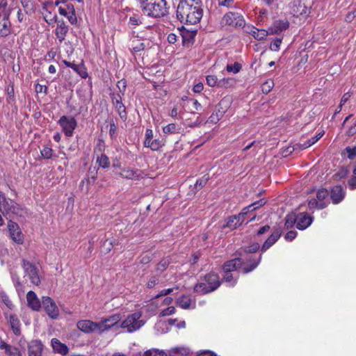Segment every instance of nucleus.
I'll use <instances>...</instances> for the list:
<instances>
[{"mask_svg": "<svg viewBox=\"0 0 356 356\" xmlns=\"http://www.w3.org/2000/svg\"><path fill=\"white\" fill-rule=\"evenodd\" d=\"M189 351L184 348H177L170 350L169 356H188Z\"/></svg>", "mask_w": 356, "mask_h": 356, "instance_id": "40", "label": "nucleus"}, {"mask_svg": "<svg viewBox=\"0 0 356 356\" xmlns=\"http://www.w3.org/2000/svg\"><path fill=\"white\" fill-rule=\"evenodd\" d=\"M242 65L238 62H235L234 64L229 63L226 66V70L229 73L236 74L241 71Z\"/></svg>", "mask_w": 356, "mask_h": 356, "instance_id": "41", "label": "nucleus"}, {"mask_svg": "<svg viewBox=\"0 0 356 356\" xmlns=\"http://www.w3.org/2000/svg\"><path fill=\"white\" fill-rule=\"evenodd\" d=\"M22 267L24 270L26 275L29 277L31 282L35 284L38 285L40 283V280L38 274L36 267L30 261L23 260Z\"/></svg>", "mask_w": 356, "mask_h": 356, "instance_id": "9", "label": "nucleus"}, {"mask_svg": "<svg viewBox=\"0 0 356 356\" xmlns=\"http://www.w3.org/2000/svg\"><path fill=\"white\" fill-rule=\"evenodd\" d=\"M177 304L182 309H188L191 304V300L188 296H182L177 300Z\"/></svg>", "mask_w": 356, "mask_h": 356, "instance_id": "34", "label": "nucleus"}, {"mask_svg": "<svg viewBox=\"0 0 356 356\" xmlns=\"http://www.w3.org/2000/svg\"><path fill=\"white\" fill-rule=\"evenodd\" d=\"M145 42L149 44V42L145 40L138 36H132L130 39L129 48L132 52L137 53L145 49L146 47Z\"/></svg>", "mask_w": 356, "mask_h": 356, "instance_id": "15", "label": "nucleus"}, {"mask_svg": "<svg viewBox=\"0 0 356 356\" xmlns=\"http://www.w3.org/2000/svg\"><path fill=\"white\" fill-rule=\"evenodd\" d=\"M274 81L272 79H268L265 81L261 86V91L264 94L269 93L274 87Z\"/></svg>", "mask_w": 356, "mask_h": 356, "instance_id": "45", "label": "nucleus"}, {"mask_svg": "<svg viewBox=\"0 0 356 356\" xmlns=\"http://www.w3.org/2000/svg\"><path fill=\"white\" fill-rule=\"evenodd\" d=\"M222 23L234 28H243L245 21L241 13L238 12H229L222 18Z\"/></svg>", "mask_w": 356, "mask_h": 356, "instance_id": "5", "label": "nucleus"}, {"mask_svg": "<svg viewBox=\"0 0 356 356\" xmlns=\"http://www.w3.org/2000/svg\"><path fill=\"white\" fill-rule=\"evenodd\" d=\"M224 111H218L216 113L211 114L209 117V120L212 123H217L223 116Z\"/></svg>", "mask_w": 356, "mask_h": 356, "instance_id": "51", "label": "nucleus"}, {"mask_svg": "<svg viewBox=\"0 0 356 356\" xmlns=\"http://www.w3.org/2000/svg\"><path fill=\"white\" fill-rule=\"evenodd\" d=\"M42 15L45 22L49 24H52L57 21V16L51 14V13L47 10L45 12L42 13Z\"/></svg>", "mask_w": 356, "mask_h": 356, "instance_id": "44", "label": "nucleus"}, {"mask_svg": "<svg viewBox=\"0 0 356 356\" xmlns=\"http://www.w3.org/2000/svg\"><path fill=\"white\" fill-rule=\"evenodd\" d=\"M153 131L150 129H147L145 131V140L144 141V145L148 147L151 142L153 140Z\"/></svg>", "mask_w": 356, "mask_h": 356, "instance_id": "54", "label": "nucleus"}, {"mask_svg": "<svg viewBox=\"0 0 356 356\" xmlns=\"http://www.w3.org/2000/svg\"><path fill=\"white\" fill-rule=\"evenodd\" d=\"M6 353L8 356H22L19 350L11 346L6 350Z\"/></svg>", "mask_w": 356, "mask_h": 356, "instance_id": "58", "label": "nucleus"}, {"mask_svg": "<svg viewBox=\"0 0 356 356\" xmlns=\"http://www.w3.org/2000/svg\"><path fill=\"white\" fill-rule=\"evenodd\" d=\"M120 321V316L119 314H114L109 316L108 318H104L100 322H99L100 326L99 331L102 332L108 330L111 327L116 325Z\"/></svg>", "mask_w": 356, "mask_h": 356, "instance_id": "17", "label": "nucleus"}, {"mask_svg": "<svg viewBox=\"0 0 356 356\" xmlns=\"http://www.w3.org/2000/svg\"><path fill=\"white\" fill-rule=\"evenodd\" d=\"M266 202L264 199H261L258 201L253 202L252 204H250L249 206H248V209H251V211H253L256 210L257 209L264 205L266 204Z\"/></svg>", "mask_w": 356, "mask_h": 356, "instance_id": "55", "label": "nucleus"}, {"mask_svg": "<svg viewBox=\"0 0 356 356\" xmlns=\"http://www.w3.org/2000/svg\"><path fill=\"white\" fill-rule=\"evenodd\" d=\"M115 108H116L120 118L122 120H126L127 118V114L126 111V107L123 104L122 101L120 102H117L115 104H113Z\"/></svg>", "mask_w": 356, "mask_h": 356, "instance_id": "33", "label": "nucleus"}, {"mask_svg": "<svg viewBox=\"0 0 356 356\" xmlns=\"http://www.w3.org/2000/svg\"><path fill=\"white\" fill-rule=\"evenodd\" d=\"M328 195L329 191L324 188L319 189L316 193V197L319 202H325L324 200L327 198Z\"/></svg>", "mask_w": 356, "mask_h": 356, "instance_id": "46", "label": "nucleus"}, {"mask_svg": "<svg viewBox=\"0 0 356 356\" xmlns=\"http://www.w3.org/2000/svg\"><path fill=\"white\" fill-rule=\"evenodd\" d=\"M143 14L151 18L159 19L168 14L166 0H138Z\"/></svg>", "mask_w": 356, "mask_h": 356, "instance_id": "2", "label": "nucleus"}, {"mask_svg": "<svg viewBox=\"0 0 356 356\" xmlns=\"http://www.w3.org/2000/svg\"><path fill=\"white\" fill-rule=\"evenodd\" d=\"M141 316L140 312H136L129 315L122 322L121 327L127 328L129 332L138 330L144 325V321L140 320Z\"/></svg>", "mask_w": 356, "mask_h": 356, "instance_id": "4", "label": "nucleus"}, {"mask_svg": "<svg viewBox=\"0 0 356 356\" xmlns=\"http://www.w3.org/2000/svg\"><path fill=\"white\" fill-rule=\"evenodd\" d=\"M138 170H134L130 168H124L120 172V175L125 179H133L134 177L138 176Z\"/></svg>", "mask_w": 356, "mask_h": 356, "instance_id": "32", "label": "nucleus"}, {"mask_svg": "<svg viewBox=\"0 0 356 356\" xmlns=\"http://www.w3.org/2000/svg\"><path fill=\"white\" fill-rule=\"evenodd\" d=\"M309 209L316 208L318 209H323L327 206L326 202H319L317 199H311L308 202Z\"/></svg>", "mask_w": 356, "mask_h": 356, "instance_id": "38", "label": "nucleus"}, {"mask_svg": "<svg viewBox=\"0 0 356 356\" xmlns=\"http://www.w3.org/2000/svg\"><path fill=\"white\" fill-rule=\"evenodd\" d=\"M159 283V277L158 275H152L149 277L147 283V287L152 289L156 285H157Z\"/></svg>", "mask_w": 356, "mask_h": 356, "instance_id": "56", "label": "nucleus"}, {"mask_svg": "<svg viewBox=\"0 0 356 356\" xmlns=\"http://www.w3.org/2000/svg\"><path fill=\"white\" fill-rule=\"evenodd\" d=\"M291 14L298 17L300 15H307V7L300 0H293L290 3Z\"/></svg>", "mask_w": 356, "mask_h": 356, "instance_id": "14", "label": "nucleus"}, {"mask_svg": "<svg viewBox=\"0 0 356 356\" xmlns=\"http://www.w3.org/2000/svg\"><path fill=\"white\" fill-rule=\"evenodd\" d=\"M251 35L257 40H264L268 35V31L264 29H258L254 26L249 27L247 31Z\"/></svg>", "mask_w": 356, "mask_h": 356, "instance_id": "27", "label": "nucleus"}, {"mask_svg": "<svg viewBox=\"0 0 356 356\" xmlns=\"http://www.w3.org/2000/svg\"><path fill=\"white\" fill-rule=\"evenodd\" d=\"M221 284L218 274L210 273L207 274L202 280L195 285L194 291L199 294H207L216 291Z\"/></svg>", "mask_w": 356, "mask_h": 356, "instance_id": "3", "label": "nucleus"}, {"mask_svg": "<svg viewBox=\"0 0 356 356\" xmlns=\"http://www.w3.org/2000/svg\"><path fill=\"white\" fill-rule=\"evenodd\" d=\"M346 154H347V157L349 159H354L356 157V146L353 147H346L343 152L342 153V155H344Z\"/></svg>", "mask_w": 356, "mask_h": 356, "instance_id": "49", "label": "nucleus"}, {"mask_svg": "<svg viewBox=\"0 0 356 356\" xmlns=\"http://www.w3.org/2000/svg\"><path fill=\"white\" fill-rule=\"evenodd\" d=\"M10 13H0V36L6 37L10 34L11 23L9 20Z\"/></svg>", "mask_w": 356, "mask_h": 356, "instance_id": "11", "label": "nucleus"}, {"mask_svg": "<svg viewBox=\"0 0 356 356\" xmlns=\"http://www.w3.org/2000/svg\"><path fill=\"white\" fill-rule=\"evenodd\" d=\"M117 87L120 90V92L124 95L126 88H127V81L124 79H122L119 81L117 83Z\"/></svg>", "mask_w": 356, "mask_h": 356, "instance_id": "63", "label": "nucleus"}, {"mask_svg": "<svg viewBox=\"0 0 356 356\" xmlns=\"http://www.w3.org/2000/svg\"><path fill=\"white\" fill-rule=\"evenodd\" d=\"M222 280L229 284V286H234L236 284L237 277L234 278L229 272H224Z\"/></svg>", "mask_w": 356, "mask_h": 356, "instance_id": "43", "label": "nucleus"}, {"mask_svg": "<svg viewBox=\"0 0 356 356\" xmlns=\"http://www.w3.org/2000/svg\"><path fill=\"white\" fill-rule=\"evenodd\" d=\"M58 123L62 127L66 136L71 137L73 136L74 130L77 126V122L74 118L63 115L60 118Z\"/></svg>", "mask_w": 356, "mask_h": 356, "instance_id": "6", "label": "nucleus"}, {"mask_svg": "<svg viewBox=\"0 0 356 356\" xmlns=\"http://www.w3.org/2000/svg\"><path fill=\"white\" fill-rule=\"evenodd\" d=\"M77 327L85 333H90L97 330L99 331V323H95L90 320H81L77 322Z\"/></svg>", "mask_w": 356, "mask_h": 356, "instance_id": "13", "label": "nucleus"}, {"mask_svg": "<svg viewBox=\"0 0 356 356\" xmlns=\"http://www.w3.org/2000/svg\"><path fill=\"white\" fill-rule=\"evenodd\" d=\"M281 234L282 232L280 229H275L264 243L261 248V252L263 253L269 249L280 238Z\"/></svg>", "mask_w": 356, "mask_h": 356, "instance_id": "22", "label": "nucleus"}, {"mask_svg": "<svg viewBox=\"0 0 356 356\" xmlns=\"http://www.w3.org/2000/svg\"><path fill=\"white\" fill-rule=\"evenodd\" d=\"M143 17L138 14H134L129 17V23L132 26H138L143 23Z\"/></svg>", "mask_w": 356, "mask_h": 356, "instance_id": "48", "label": "nucleus"}, {"mask_svg": "<svg viewBox=\"0 0 356 356\" xmlns=\"http://www.w3.org/2000/svg\"><path fill=\"white\" fill-rule=\"evenodd\" d=\"M57 28L55 30V34L60 42L65 40V36L68 32V26L63 19L57 20Z\"/></svg>", "mask_w": 356, "mask_h": 356, "instance_id": "20", "label": "nucleus"}, {"mask_svg": "<svg viewBox=\"0 0 356 356\" xmlns=\"http://www.w3.org/2000/svg\"><path fill=\"white\" fill-rule=\"evenodd\" d=\"M297 236V232L291 230L289 231L284 236V238L287 241H292Z\"/></svg>", "mask_w": 356, "mask_h": 356, "instance_id": "64", "label": "nucleus"}, {"mask_svg": "<svg viewBox=\"0 0 356 356\" xmlns=\"http://www.w3.org/2000/svg\"><path fill=\"white\" fill-rule=\"evenodd\" d=\"M7 227L10 238L17 244H22L24 243V236L18 224L12 220H9Z\"/></svg>", "mask_w": 356, "mask_h": 356, "instance_id": "7", "label": "nucleus"}, {"mask_svg": "<svg viewBox=\"0 0 356 356\" xmlns=\"http://www.w3.org/2000/svg\"><path fill=\"white\" fill-rule=\"evenodd\" d=\"M9 322L14 334L19 335L20 334V322L18 318L15 315H10Z\"/></svg>", "mask_w": 356, "mask_h": 356, "instance_id": "28", "label": "nucleus"}, {"mask_svg": "<svg viewBox=\"0 0 356 356\" xmlns=\"http://www.w3.org/2000/svg\"><path fill=\"white\" fill-rule=\"evenodd\" d=\"M0 207L7 213L19 214L21 209L19 204L10 199H6L4 194L0 191Z\"/></svg>", "mask_w": 356, "mask_h": 356, "instance_id": "8", "label": "nucleus"}, {"mask_svg": "<svg viewBox=\"0 0 356 356\" xmlns=\"http://www.w3.org/2000/svg\"><path fill=\"white\" fill-rule=\"evenodd\" d=\"M163 145V143L161 140H159L158 139L153 140L148 147H149L153 151L158 150L160 147H161Z\"/></svg>", "mask_w": 356, "mask_h": 356, "instance_id": "59", "label": "nucleus"}, {"mask_svg": "<svg viewBox=\"0 0 356 356\" xmlns=\"http://www.w3.org/2000/svg\"><path fill=\"white\" fill-rule=\"evenodd\" d=\"M170 259L169 258H164L160 261V262L156 265V271L161 273L163 272L170 265Z\"/></svg>", "mask_w": 356, "mask_h": 356, "instance_id": "42", "label": "nucleus"}, {"mask_svg": "<svg viewBox=\"0 0 356 356\" xmlns=\"http://www.w3.org/2000/svg\"><path fill=\"white\" fill-rule=\"evenodd\" d=\"M28 306L34 311H38L41 307L40 302L35 292L30 291L26 294Z\"/></svg>", "mask_w": 356, "mask_h": 356, "instance_id": "25", "label": "nucleus"}, {"mask_svg": "<svg viewBox=\"0 0 356 356\" xmlns=\"http://www.w3.org/2000/svg\"><path fill=\"white\" fill-rule=\"evenodd\" d=\"M97 162L98 163L99 165L102 168H108L110 166L109 159L104 154H102L100 156L97 157Z\"/></svg>", "mask_w": 356, "mask_h": 356, "instance_id": "39", "label": "nucleus"}, {"mask_svg": "<svg viewBox=\"0 0 356 356\" xmlns=\"http://www.w3.org/2000/svg\"><path fill=\"white\" fill-rule=\"evenodd\" d=\"M144 356H167V355L163 351H159L158 350H149L145 353Z\"/></svg>", "mask_w": 356, "mask_h": 356, "instance_id": "60", "label": "nucleus"}, {"mask_svg": "<svg viewBox=\"0 0 356 356\" xmlns=\"http://www.w3.org/2000/svg\"><path fill=\"white\" fill-rule=\"evenodd\" d=\"M175 312V308L174 307H168L163 309L160 313L161 316H167L173 314Z\"/></svg>", "mask_w": 356, "mask_h": 356, "instance_id": "62", "label": "nucleus"}, {"mask_svg": "<svg viewBox=\"0 0 356 356\" xmlns=\"http://www.w3.org/2000/svg\"><path fill=\"white\" fill-rule=\"evenodd\" d=\"M324 134V132H320L315 136L311 138L310 139H308L305 142H304L302 144H296L293 147L292 150L291 149V147H288L286 152L289 153H291L292 151L295 149H305L307 147L312 146V145L315 144Z\"/></svg>", "mask_w": 356, "mask_h": 356, "instance_id": "16", "label": "nucleus"}, {"mask_svg": "<svg viewBox=\"0 0 356 356\" xmlns=\"http://www.w3.org/2000/svg\"><path fill=\"white\" fill-rule=\"evenodd\" d=\"M312 221L313 218L306 213H298L296 227L300 230L305 229L312 224Z\"/></svg>", "mask_w": 356, "mask_h": 356, "instance_id": "21", "label": "nucleus"}, {"mask_svg": "<svg viewBox=\"0 0 356 356\" xmlns=\"http://www.w3.org/2000/svg\"><path fill=\"white\" fill-rule=\"evenodd\" d=\"M245 215V212H241L238 216H230L227 219L226 226L231 229L236 228L237 226L241 225L244 221Z\"/></svg>", "mask_w": 356, "mask_h": 356, "instance_id": "26", "label": "nucleus"}, {"mask_svg": "<svg viewBox=\"0 0 356 356\" xmlns=\"http://www.w3.org/2000/svg\"><path fill=\"white\" fill-rule=\"evenodd\" d=\"M194 35V33H191L189 31L184 32L181 35L183 44L186 47L191 46L193 42Z\"/></svg>", "mask_w": 356, "mask_h": 356, "instance_id": "35", "label": "nucleus"}, {"mask_svg": "<svg viewBox=\"0 0 356 356\" xmlns=\"http://www.w3.org/2000/svg\"><path fill=\"white\" fill-rule=\"evenodd\" d=\"M200 0H180L177 8V17L181 23L195 24L202 17Z\"/></svg>", "mask_w": 356, "mask_h": 356, "instance_id": "1", "label": "nucleus"}, {"mask_svg": "<svg viewBox=\"0 0 356 356\" xmlns=\"http://www.w3.org/2000/svg\"><path fill=\"white\" fill-rule=\"evenodd\" d=\"M345 191L340 185L334 186L330 191V199L333 204H339L345 197Z\"/></svg>", "mask_w": 356, "mask_h": 356, "instance_id": "18", "label": "nucleus"}, {"mask_svg": "<svg viewBox=\"0 0 356 356\" xmlns=\"http://www.w3.org/2000/svg\"><path fill=\"white\" fill-rule=\"evenodd\" d=\"M43 345L40 340H33L28 346L29 356H42Z\"/></svg>", "mask_w": 356, "mask_h": 356, "instance_id": "19", "label": "nucleus"}, {"mask_svg": "<svg viewBox=\"0 0 356 356\" xmlns=\"http://www.w3.org/2000/svg\"><path fill=\"white\" fill-rule=\"evenodd\" d=\"M163 131L165 134H172L178 133V129L175 123H170L163 127Z\"/></svg>", "mask_w": 356, "mask_h": 356, "instance_id": "47", "label": "nucleus"}, {"mask_svg": "<svg viewBox=\"0 0 356 356\" xmlns=\"http://www.w3.org/2000/svg\"><path fill=\"white\" fill-rule=\"evenodd\" d=\"M208 180H209V176L207 175L202 176L201 178L198 179L196 181V183L195 184V188L197 191L201 189L202 187H204L206 185Z\"/></svg>", "mask_w": 356, "mask_h": 356, "instance_id": "50", "label": "nucleus"}, {"mask_svg": "<svg viewBox=\"0 0 356 356\" xmlns=\"http://www.w3.org/2000/svg\"><path fill=\"white\" fill-rule=\"evenodd\" d=\"M117 134V126L114 122V120L110 121V129H109V135L111 138H113L116 137Z\"/></svg>", "mask_w": 356, "mask_h": 356, "instance_id": "61", "label": "nucleus"}, {"mask_svg": "<svg viewBox=\"0 0 356 356\" xmlns=\"http://www.w3.org/2000/svg\"><path fill=\"white\" fill-rule=\"evenodd\" d=\"M72 69L74 72H76L81 78H83V79L87 78L88 73H87L86 69L83 66V65L74 64V65L72 66Z\"/></svg>", "mask_w": 356, "mask_h": 356, "instance_id": "37", "label": "nucleus"}, {"mask_svg": "<svg viewBox=\"0 0 356 356\" xmlns=\"http://www.w3.org/2000/svg\"><path fill=\"white\" fill-rule=\"evenodd\" d=\"M298 214L296 213H290L286 216L284 227L286 229H290L297 224Z\"/></svg>", "mask_w": 356, "mask_h": 356, "instance_id": "30", "label": "nucleus"}, {"mask_svg": "<svg viewBox=\"0 0 356 356\" xmlns=\"http://www.w3.org/2000/svg\"><path fill=\"white\" fill-rule=\"evenodd\" d=\"M42 156L45 159H49L53 156V149L49 147H44L40 150Z\"/></svg>", "mask_w": 356, "mask_h": 356, "instance_id": "52", "label": "nucleus"}, {"mask_svg": "<svg viewBox=\"0 0 356 356\" xmlns=\"http://www.w3.org/2000/svg\"><path fill=\"white\" fill-rule=\"evenodd\" d=\"M259 248L260 245L258 243H253L249 246L244 248L243 251L245 253H254L259 249Z\"/></svg>", "mask_w": 356, "mask_h": 356, "instance_id": "53", "label": "nucleus"}, {"mask_svg": "<svg viewBox=\"0 0 356 356\" xmlns=\"http://www.w3.org/2000/svg\"><path fill=\"white\" fill-rule=\"evenodd\" d=\"M206 80H207V83L211 87H214L216 86L222 85V82H226L227 83H228L229 81H232V79H224L220 81L219 82H218V79L214 75H208L206 78Z\"/></svg>", "mask_w": 356, "mask_h": 356, "instance_id": "31", "label": "nucleus"}, {"mask_svg": "<svg viewBox=\"0 0 356 356\" xmlns=\"http://www.w3.org/2000/svg\"><path fill=\"white\" fill-rule=\"evenodd\" d=\"M51 345L54 352L56 353H58L61 355H66L69 352V348L66 344L61 343L60 340L56 338H53L51 339Z\"/></svg>", "mask_w": 356, "mask_h": 356, "instance_id": "24", "label": "nucleus"}, {"mask_svg": "<svg viewBox=\"0 0 356 356\" xmlns=\"http://www.w3.org/2000/svg\"><path fill=\"white\" fill-rule=\"evenodd\" d=\"M289 27V22L287 19L275 20L268 29V35H277Z\"/></svg>", "mask_w": 356, "mask_h": 356, "instance_id": "12", "label": "nucleus"}, {"mask_svg": "<svg viewBox=\"0 0 356 356\" xmlns=\"http://www.w3.org/2000/svg\"><path fill=\"white\" fill-rule=\"evenodd\" d=\"M282 38H275L270 44V49L273 51H278L280 50V45L282 44Z\"/></svg>", "mask_w": 356, "mask_h": 356, "instance_id": "57", "label": "nucleus"}, {"mask_svg": "<svg viewBox=\"0 0 356 356\" xmlns=\"http://www.w3.org/2000/svg\"><path fill=\"white\" fill-rule=\"evenodd\" d=\"M261 259V254L259 255V257L257 259H250L248 266H244L243 268V270H242L243 273L244 274H246V273H248L252 271L259 264Z\"/></svg>", "mask_w": 356, "mask_h": 356, "instance_id": "29", "label": "nucleus"}, {"mask_svg": "<svg viewBox=\"0 0 356 356\" xmlns=\"http://www.w3.org/2000/svg\"><path fill=\"white\" fill-rule=\"evenodd\" d=\"M42 305L46 312L51 318H57L59 314L58 309L51 298L48 296L42 297Z\"/></svg>", "mask_w": 356, "mask_h": 356, "instance_id": "10", "label": "nucleus"}, {"mask_svg": "<svg viewBox=\"0 0 356 356\" xmlns=\"http://www.w3.org/2000/svg\"><path fill=\"white\" fill-rule=\"evenodd\" d=\"M243 264V261L241 258H235L229 261H226L223 265V271L232 273L241 268Z\"/></svg>", "mask_w": 356, "mask_h": 356, "instance_id": "23", "label": "nucleus"}, {"mask_svg": "<svg viewBox=\"0 0 356 356\" xmlns=\"http://www.w3.org/2000/svg\"><path fill=\"white\" fill-rule=\"evenodd\" d=\"M21 3L26 14H31L34 12L35 6L32 0H21Z\"/></svg>", "mask_w": 356, "mask_h": 356, "instance_id": "36", "label": "nucleus"}]
</instances>
